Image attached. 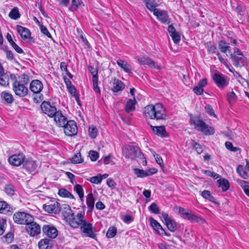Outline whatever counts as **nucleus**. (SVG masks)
Listing matches in <instances>:
<instances>
[{
	"label": "nucleus",
	"mask_w": 249,
	"mask_h": 249,
	"mask_svg": "<svg viewBox=\"0 0 249 249\" xmlns=\"http://www.w3.org/2000/svg\"><path fill=\"white\" fill-rule=\"evenodd\" d=\"M89 181L94 184H99L101 182V178L99 176L92 177L90 178Z\"/></svg>",
	"instance_id": "nucleus-59"
},
{
	"label": "nucleus",
	"mask_w": 249,
	"mask_h": 249,
	"mask_svg": "<svg viewBox=\"0 0 249 249\" xmlns=\"http://www.w3.org/2000/svg\"><path fill=\"white\" fill-rule=\"evenodd\" d=\"M162 216L168 229L171 232H174L177 229L176 222L169 217L168 214L166 213H162Z\"/></svg>",
	"instance_id": "nucleus-17"
},
{
	"label": "nucleus",
	"mask_w": 249,
	"mask_h": 249,
	"mask_svg": "<svg viewBox=\"0 0 249 249\" xmlns=\"http://www.w3.org/2000/svg\"><path fill=\"white\" fill-rule=\"evenodd\" d=\"M216 55L218 56V59L219 60V61L222 63H223V64H224V65L229 69V70L231 71H232L231 70L230 68V67L228 65V64L226 62V61H225V60L224 59V58L222 57V55L221 54L219 53V52H217L216 53Z\"/></svg>",
	"instance_id": "nucleus-61"
},
{
	"label": "nucleus",
	"mask_w": 249,
	"mask_h": 249,
	"mask_svg": "<svg viewBox=\"0 0 249 249\" xmlns=\"http://www.w3.org/2000/svg\"><path fill=\"white\" fill-rule=\"evenodd\" d=\"M9 75L4 72L0 74V85L6 87L9 85Z\"/></svg>",
	"instance_id": "nucleus-37"
},
{
	"label": "nucleus",
	"mask_w": 249,
	"mask_h": 249,
	"mask_svg": "<svg viewBox=\"0 0 249 249\" xmlns=\"http://www.w3.org/2000/svg\"><path fill=\"white\" fill-rule=\"evenodd\" d=\"M124 155L128 159H133L141 156V152L136 146H129L123 152Z\"/></svg>",
	"instance_id": "nucleus-12"
},
{
	"label": "nucleus",
	"mask_w": 249,
	"mask_h": 249,
	"mask_svg": "<svg viewBox=\"0 0 249 249\" xmlns=\"http://www.w3.org/2000/svg\"><path fill=\"white\" fill-rule=\"evenodd\" d=\"M5 192L7 195L9 196L13 195L15 193V189L14 186L11 184L6 185L5 187Z\"/></svg>",
	"instance_id": "nucleus-49"
},
{
	"label": "nucleus",
	"mask_w": 249,
	"mask_h": 249,
	"mask_svg": "<svg viewBox=\"0 0 249 249\" xmlns=\"http://www.w3.org/2000/svg\"><path fill=\"white\" fill-rule=\"evenodd\" d=\"M6 220L4 219H0V235H2L5 231V225Z\"/></svg>",
	"instance_id": "nucleus-58"
},
{
	"label": "nucleus",
	"mask_w": 249,
	"mask_h": 249,
	"mask_svg": "<svg viewBox=\"0 0 249 249\" xmlns=\"http://www.w3.org/2000/svg\"><path fill=\"white\" fill-rule=\"evenodd\" d=\"M151 127L154 133L157 136L162 138L168 136V133L164 126H154L151 125Z\"/></svg>",
	"instance_id": "nucleus-25"
},
{
	"label": "nucleus",
	"mask_w": 249,
	"mask_h": 249,
	"mask_svg": "<svg viewBox=\"0 0 249 249\" xmlns=\"http://www.w3.org/2000/svg\"><path fill=\"white\" fill-rule=\"evenodd\" d=\"M13 218L16 223L21 225H27L28 222H31L34 220L31 214L20 212L15 213Z\"/></svg>",
	"instance_id": "nucleus-5"
},
{
	"label": "nucleus",
	"mask_w": 249,
	"mask_h": 249,
	"mask_svg": "<svg viewBox=\"0 0 249 249\" xmlns=\"http://www.w3.org/2000/svg\"><path fill=\"white\" fill-rule=\"evenodd\" d=\"M88 70L92 75V79L98 78V70L91 66H88Z\"/></svg>",
	"instance_id": "nucleus-51"
},
{
	"label": "nucleus",
	"mask_w": 249,
	"mask_h": 249,
	"mask_svg": "<svg viewBox=\"0 0 249 249\" xmlns=\"http://www.w3.org/2000/svg\"><path fill=\"white\" fill-rule=\"evenodd\" d=\"M136 101L135 99H129L126 104L125 110L127 113L133 111L135 109Z\"/></svg>",
	"instance_id": "nucleus-29"
},
{
	"label": "nucleus",
	"mask_w": 249,
	"mask_h": 249,
	"mask_svg": "<svg viewBox=\"0 0 249 249\" xmlns=\"http://www.w3.org/2000/svg\"><path fill=\"white\" fill-rule=\"evenodd\" d=\"M44 210L49 213H57L60 211V204L58 202H54L49 204H44Z\"/></svg>",
	"instance_id": "nucleus-21"
},
{
	"label": "nucleus",
	"mask_w": 249,
	"mask_h": 249,
	"mask_svg": "<svg viewBox=\"0 0 249 249\" xmlns=\"http://www.w3.org/2000/svg\"><path fill=\"white\" fill-rule=\"evenodd\" d=\"M153 156L155 157V159L156 161V162L159 164V165L160 166L161 168L164 167V164L163 162V160L161 157L158 155L156 154L155 153H153Z\"/></svg>",
	"instance_id": "nucleus-52"
},
{
	"label": "nucleus",
	"mask_w": 249,
	"mask_h": 249,
	"mask_svg": "<svg viewBox=\"0 0 249 249\" xmlns=\"http://www.w3.org/2000/svg\"><path fill=\"white\" fill-rule=\"evenodd\" d=\"M170 36L175 43H178L180 40V36L178 32L172 34V35H171Z\"/></svg>",
	"instance_id": "nucleus-60"
},
{
	"label": "nucleus",
	"mask_w": 249,
	"mask_h": 249,
	"mask_svg": "<svg viewBox=\"0 0 249 249\" xmlns=\"http://www.w3.org/2000/svg\"><path fill=\"white\" fill-rule=\"evenodd\" d=\"M226 147L229 150L233 152H236L238 150L239 148L236 147H233L231 142H225Z\"/></svg>",
	"instance_id": "nucleus-56"
},
{
	"label": "nucleus",
	"mask_w": 249,
	"mask_h": 249,
	"mask_svg": "<svg viewBox=\"0 0 249 249\" xmlns=\"http://www.w3.org/2000/svg\"><path fill=\"white\" fill-rule=\"evenodd\" d=\"M83 161L80 153L75 154L71 159V162L74 164L80 163L82 162Z\"/></svg>",
	"instance_id": "nucleus-45"
},
{
	"label": "nucleus",
	"mask_w": 249,
	"mask_h": 249,
	"mask_svg": "<svg viewBox=\"0 0 249 249\" xmlns=\"http://www.w3.org/2000/svg\"><path fill=\"white\" fill-rule=\"evenodd\" d=\"M218 186L222 188L223 191L228 190L230 187V184L228 180L223 178L220 179L217 181Z\"/></svg>",
	"instance_id": "nucleus-34"
},
{
	"label": "nucleus",
	"mask_w": 249,
	"mask_h": 249,
	"mask_svg": "<svg viewBox=\"0 0 249 249\" xmlns=\"http://www.w3.org/2000/svg\"><path fill=\"white\" fill-rule=\"evenodd\" d=\"M206 47L210 53H217V48L212 42H209L206 44Z\"/></svg>",
	"instance_id": "nucleus-43"
},
{
	"label": "nucleus",
	"mask_w": 249,
	"mask_h": 249,
	"mask_svg": "<svg viewBox=\"0 0 249 249\" xmlns=\"http://www.w3.org/2000/svg\"><path fill=\"white\" fill-rule=\"evenodd\" d=\"M56 125L59 127H63L68 121L67 118L65 117L60 110L57 111L56 113L52 117Z\"/></svg>",
	"instance_id": "nucleus-19"
},
{
	"label": "nucleus",
	"mask_w": 249,
	"mask_h": 249,
	"mask_svg": "<svg viewBox=\"0 0 249 249\" xmlns=\"http://www.w3.org/2000/svg\"><path fill=\"white\" fill-rule=\"evenodd\" d=\"M201 196L209 200L212 202H214V198L212 196L210 191L204 190L201 193Z\"/></svg>",
	"instance_id": "nucleus-46"
},
{
	"label": "nucleus",
	"mask_w": 249,
	"mask_h": 249,
	"mask_svg": "<svg viewBox=\"0 0 249 249\" xmlns=\"http://www.w3.org/2000/svg\"><path fill=\"white\" fill-rule=\"evenodd\" d=\"M40 29L41 32L42 34H43L44 35L48 36L49 38H52L51 34L49 33L48 29L45 26H44L43 25H40Z\"/></svg>",
	"instance_id": "nucleus-55"
},
{
	"label": "nucleus",
	"mask_w": 249,
	"mask_h": 249,
	"mask_svg": "<svg viewBox=\"0 0 249 249\" xmlns=\"http://www.w3.org/2000/svg\"><path fill=\"white\" fill-rule=\"evenodd\" d=\"M80 229L84 236L94 239L96 237L95 230L92 225L86 220L80 223Z\"/></svg>",
	"instance_id": "nucleus-8"
},
{
	"label": "nucleus",
	"mask_w": 249,
	"mask_h": 249,
	"mask_svg": "<svg viewBox=\"0 0 249 249\" xmlns=\"http://www.w3.org/2000/svg\"><path fill=\"white\" fill-rule=\"evenodd\" d=\"M117 63L124 71L128 73H131L130 65L126 62L123 60H118L117 61Z\"/></svg>",
	"instance_id": "nucleus-32"
},
{
	"label": "nucleus",
	"mask_w": 249,
	"mask_h": 249,
	"mask_svg": "<svg viewBox=\"0 0 249 249\" xmlns=\"http://www.w3.org/2000/svg\"><path fill=\"white\" fill-rule=\"evenodd\" d=\"M10 207L8 204L4 201H0V213H5L10 211Z\"/></svg>",
	"instance_id": "nucleus-39"
},
{
	"label": "nucleus",
	"mask_w": 249,
	"mask_h": 249,
	"mask_svg": "<svg viewBox=\"0 0 249 249\" xmlns=\"http://www.w3.org/2000/svg\"><path fill=\"white\" fill-rule=\"evenodd\" d=\"M149 210L153 213L158 214L159 213V209L155 203H152L149 207Z\"/></svg>",
	"instance_id": "nucleus-53"
},
{
	"label": "nucleus",
	"mask_w": 249,
	"mask_h": 249,
	"mask_svg": "<svg viewBox=\"0 0 249 249\" xmlns=\"http://www.w3.org/2000/svg\"><path fill=\"white\" fill-rule=\"evenodd\" d=\"M9 17L13 19H17L20 17L18 9L17 7H14L9 13Z\"/></svg>",
	"instance_id": "nucleus-42"
},
{
	"label": "nucleus",
	"mask_w": 249,
	"mask_h": 249,
	"mask_svg": "<svg viewBox=\"0 0 249 249\" xmlns=\"http://www.w3.org/2000/svg\"><path fill=\"white\" fill-rule=\"evenodd\" d=\"M43 88L42 83L38 80H34L30 83V89L34 93H39Z\"/></svg>",
	"instance_id": "nucleus-23"
},
{
	"label": "nucleus",
	"mask_w": 249,
	"mask_h": 249,
	"mask_svg": "<svg viewBox=\"0 0 249 249\" xmlns=\"http://www.w3.org/2000/svg\"><path fill=\"white\" fill-rule=\"evenodd\" d=\"M12 79H15L12 84V89L15 94L20 97H23L27 95L28 89L26 87L29 81L28 76L23 73L18 77L17 79L15 75L11 74Z\"/></svg>",
	"instance_id": "nucleus-2"
},
{
	"label": "nucleus",
	"mask_w": 249,
	"mask_h": 249,
	"mask_svg": "<svg viewBox=\"0 0 249 249\" xmlns=\"http://www.w3.org/2000/svg\"><path fill=\"white\" fill-rule=\"evenodd\" d=\"M157 172L155 169L143 170L138 168L134 169V172L138 178H143L154 174Z\"/></svg>",
	"instance_id": "nucleus-22"
},
{
	"label": "nucleus",
	"mask_w": 249,
	"mask_h": 249,
	"mask_svg": "<svg viewBox=\"0 0 249 249\" xmlns=\"http://www.w3.org/2000/svg\"><path fill=\"white\" fill-rule=\"evenodd\" d=\"M63 214L66 221L73 228L80 227V223L85 220L84 213H79L75 216L69 206L65 208Z\"/></svg>",
	"instance_id": "nucleus-3"
},
{
	"label": "nucleus",
	"mask_w": 249,
	"mask_h": 249,
	"mask_svg": "<svg viewBox=\"0 0 249 249\" xmlns=\"http://www.w3.org/2000/svg\"><path fill=\"white\" fill-rule=\"evenodd\" d=\"M39 249H51L52 248V241L49 239H43L38 243Z\"/></svg>",
	"instance_id": "nucleus-27"
},
{
	"label": "nucleus",
	"mask_w": 249,
	"mask_h": 249,
	"mask_svg": "<svg viewBox=\"0 0 249 249\" xmlns=\"http://www.w3.org/2000/svg\"><path fill=\"white\" fill-rule=\"evenodd\" d=\"M143 114L146 118L157 121L166 120L168 118L165 108L160 103L146 106L144 108Z\"/></svg>",
	"instance_id": "nucleus-1"
},
{
	"label": "nucleus",
	"mask_w": 249,
	"mask_h": 249,
	"mask_svg": "<svg viewBox=\"0 0 249 249\" xmlns=\"http://www.w3.org/2000/svg\"><path fill=\"white\" fill-rule=\"evenodd\" d=\"M190 124L193 125L196 130L206 135H213L214 133V129L207 124L198 117H191Z\"/></svg>",
	"instance_id": "nucleus-4"
},
{
	"label": "nucleus",
	"mask_w": 249,
	"mask_h": 249,
	"mask_svg": "<svg viewBox=\"0 0 249 249\" xmlns=\"http://www.w3.org/2000/svg\"><path fill=\"white\" fill-rule=\"evenodd\" d=\"M238 182L239 184L243 189L245 194L249 196V182L242 180H239Z\"/></svg>",
	"instance_id": "nucleus-38"
},
{
	"label": "nucleus",
	"mask_w": 249,
	"mask_h": 249,
	"mask_svg": "<svg viewBox=\"0 0 249 249\" xmlns=\"http://www.w3.org/2000/svg\"><path fill=\"white\" fill-rule=\"evenodd\" d=\"M71 3L72 6L71 7L70 9L72 11L76 10L80 4L79 1L76 0H72Z\"/></svg>",
	"instance_id": "nucleus-62"
},
{
	"label": "nucleus",
	"mask_w": 249,
	"mask_h": 249,
	"mask_svg": "<svg viewBox=\"0 0 249 249\" xmlns=\"http://www.w3.org/2000/svg\"><path fill=\"white\" fill-rule=\"evenodd\" d=\"M227 97L228 101L230 103L234 102L237 100V96L233 91L228 93Z\"/></svg>",
	"instance_id": "nucleus-50"
},
{
	"label": "nucleus",
	"mask_w": 249,
	"mask_h": 249,
	"mask_svg": "<svg viewBox=\"0 0 249 249\" xmlns=\"http://www.w3.org/2000/svg\"><path fill=\"white\" fill-rule=\"evenodd\" d=\"M65 134L68 136H72L77 134L78 128L75 121H68L63 126Z\"/></svg>",
	"instance_id": "nucleus-9"
},
{
	"label": "nucleus",
	"mask_w": 249,
	"mask_h": 249,
	"mask_svg": "<svg viewBox=\"0 0 249 249\" xmlns=\"http://www.w3.org/2000/svg\"><path fill=\"white\" fill-rule=\"evenodd\" d=\"M178 213L184 219H187L191 222H196L203 223L205 220L195 215L190 210H186L182 207H178Z\"/></svg>",
	"instance_id": "nucleus-6"
},
{
	"label": "nucleus",
	"mask_w": 249,
	"mask_h": 249,
	"mask_svg": "<svg viewBox=\"0 0 249 249\" xmlns=\"http://www.w3.org/2000/svg\"><path fill=\"white\" fill-rule=\"evenodd\" d=\"M95 198L92 192H90L86 197V203L88 209V211L91 212L94 208Z\"/></svg>",
	"instance_id": "nucleus-26"
},
{
	"label": "nucleus",
	"mask_w": 249,
	"mask_h": 249,
	"mask_svg": "<svg viewBox=\"0 0 249 249\" xmlns=\"http://www.w3.org/2000/svg\"><path fill=\"white\" fill-rule=\"evenodd\" d=\"M26 229L27 232L32 236H36L41 232L40 226L36 222H34V220L31 222H28Z\"/></svg>",
	"instance_id": "nucleus-13"
},
{
	"label": "nucleus",
	"mask_w": 249,
	"mask_h": 249,
	"mask_svg": "<svg viewBox=\"0 0 249 249\" xmlns=\"http://www.w3.org/2000/svg\"><path fill=\"white\" fill-rule=\"evenodd\" d=\"M17 30L18 33L20 35L23 40H28L30 39L31 33L28 29L19 25H17Z\"/></svg>",
	"instance_id": "nucleus-24"
},
{
	"label": "nucleus",
	"mask_w": 249,
	"mask_h": 249,
	"mask_svg": "<svg viewBox=\"0 0 249 249\" xmlns=\"http://www.w3.org/2000/svg\"><path fill=\"white\" fill-rule=\"evenodd\" d=\"M231 56L233 61V64L235 67H241L245 65L246 58L238 49L235 48L234 53H231Z\"/></svg>",
	"instance_id": "nucleus-7"
},
{
	"label": "nucleus",
	"mask_w": 249,
	"mask_h": 249,
	"mask_svg": "<svg viewBox=\"0 0 249 249\" xmlns=\"http://www.w3.org/2000/svg\"><path fill=\"white\" fill-rule=\"evenodd\" d=\"M69 92L75 98L76 101L78 102L79 101V97L78 93L76 92V89L73 85L67 88Z\"/></svg>",
	"instance_id": "nucleus-44"
},
{
	"label": "nucleus",
	"mask_w": 249,
	"mask_h": 249,
	"mask_svg": "<svg viewBox=\"0 0 249 249\" xmlns=\"http://www.w3.org/2000/svg\"><path fill=\"white\" fill-rule=\"evenodd\" d=\"M154 15L162 23L169 24L170 23V18L166 11L160 9L156 10L154 11Z\"/></svg>",
	"instance_id": "nucleus-16"
},
{
	"label": "nucleus",
	"mask_w": 249,
	"mask_h": 249,
	"mask_svg": "<svg viewBox=\"0 0 249 249\" xmlns=\"http://www.w3.org/2000/svg\"><path fill=\"white\" fill-rule=\"evenodd\" d=\"M213 79L218 87L223 89L229 84L228 78L219 72L215 73L213 76Z\"/></svg>",
	"instance_id": "nucleus-11"
},
{
	"label": "nucleus",
	"mask_w": 249,
	"mask_h": 249,
	"mask_svg": "<svg viewBox=\"0 0 249 249\" xmlns=\"http://www.w3.org/2000/svg\"><path fill=\"white\" fill-rule=\"evenodd\" d=\"M93 83V89L95 92L97 93H100V89L99 87L98 86V78L93 79H92Z\"/></svg>",
	"instance_id": "nucleus-54"
},
{
	"label": "nucleus",
	"mask_w": 249,
	"mask_h": 249,
	"mask_svg": "<svg viewBox=\"0 0 249 249\" xmlns=\"http://www.w3.org/2000/svg\"><path fill=\"white\" fill-rule=\"evenodd\" d=\"M58 195L62 197L73 198V196L68 190L65 189H60L58 191Z\"/></svg>",
	"instance_id": "nucleus-41"
},
{
	"label": "nucleus",
	"mask_w": 249,
	"mask_h": 249,
	"mask_svg": "<svg viewBox=\"0 0 249 249\" xmlns=\"http://www.w3.org/2000/svg\"><path fill=\"white\" fill-rule=\"evenodd\" d=\"M25 156L23 154H15L10 156L8 159L9 163L15 166L23 164L25 160Z\"/></svg>",
	"instance_id": "nucleus-15"
},
{
	"label": "nucleus",
	"mask_w": 249,
	"mask_h": 249,
	"mask_svg": "<svg viewBox=\"0 0 249 249\" xmlns=\"http://www.w3.org/2000/svg\"><path fill=\"white\" fill-rule=\"evenodd\" d=\"M243 166L239 165L237 168V172L243 178L247 179L248 178V174Z\"/></svg>",
	"instance_id": "nucleus-40"
},
{
	"label": "nucleus",
	"mask_w": 249,
	"mask_h": 249,
	"mask_svg": "<svg viewBox=\"0 0 249 249\" xmlns=\"http://www.w3.org/2000/svg\"><path fill=\"white\" fill-rule=\"evenodd\" d=\"M136 59L141 64L147 65L151 68L158 70L162 69L160 65L155 62L153 60L146 56L140 55L137 56Z\"/></svg>",
	"instance_id": "nucleus-10"
},
{
	"label": "nucleus",
	"mask_w": 249,
	"mask_h": 249,
	"mask_svg": "<svg viewBox=\"0 0 249 249\" xmlns=\"http://www.w3.org/2000/svg\"><path fill=\"white\" fill-rule=\"evenodd\" d=\"M89 136L91 138H95L97 135V129L93 125L90 126L89 128Z\"/></svg>",
	"instance_id": "nucleus-47"
},
{
	"label": "nucleus",
	"mask_w": 249,
	"mask_h": 249,
	"mask_svg": "<svg viewBox=\"0 0 249 249\" xmlns=\"http://www.w3.org/2000/svg\"><path fill=\"white\" fill-rule=\"evenodd\" d=\"M0 97L2 101L7 104H11L14 101V97L12 94L7 91L2 92L0 94Z\"/></svg>",
	"instance_id": "nucleus-28"
},
{
	"label": "nucleus",
	"mask_w": 249,
	"mask_h": 249,
	"mask_svg": "<svg viewBox=\"0 0 249 249\" xmlns=\"http://www.w3.org/2000/svg\"><path fill=\"white\" fill-rule=\"evenodd\" d=\"M205 110L206 112L209 113L210 115H213L215 116V114L214 113V111L212 107L209 105H207L205 106Z\"/></svg>",
	"instance_id": "nucleus-64"
},
{
	"label": "nucleus",
	"mask_w": 249,
	"mask_h": 249,
	"mask_svg": "<svg viewBox=\"0 0 249 249\" xmlns=\"http://www.w3.org/2000/svg\"><path fill=\"white\" fill-rule=\"evenodd\" d=\"M89 157L92 161H96L99 157L98 152L94 151H90L89 152Z\"/></svg>",
	"instance_id": "nucleus-57"
},
{
	"label": "nucleus",
	"mask_w": 249,
	"mask_h": 249,
	"mask_svg": "<svg viewBox=\"0 0 249 249\" xmlns=\"http://www.w3.org/2000/svg\"><path fill=\"white\" fill-rule=\"evenodd\" d=\"M117 230L116 228L114 227H110L107 232L106 235L107 238H113L115 236Z\"/></svg>",
	"instance_id": "nucleus-48"
},
{
	"label": "nucleus",
	"mask_w": 249,
	"mask_h": 249,
	"mask_svg": "<svg viewBox=\"0 0 249 249\" xmlns=\"http://www.w3.org/2000/svg\"><path fill=\"white\" fill-rule=\"evenodd\" d=\"M218 47L220 51L223 53H226L227 52H230V46L224 40H221L219 42Z\"/></svg>",
	"instance_id": "nucleus-35"
},
{
	"label": "nucleus",
	"mask_w": 249,
	"mask_h": 249,
	"mask_svg": "<svg viewBox=\"0 0 249 249\" xmlns=\"http://www.w3.org/2000/svg\"><path fill=\"white\" fill-rule=\"evenodd\" d=\"M145 3L147 9L149 10L153 11L154 14V11L156 10H159V9L156 8L157 4V3L154 0H145Z\"/></svg>",
	"instance_id": "nucleus-36"
},
{
	"label": "nucleus",
	"mask_w": 249,
	"mask_h": 249,
	"mask_svg": "<svg viewBox=\"0 0 249 249\" xmlns=\"http://www.w3.org/2000/svg\"><path fill=\"white\" fill-rule=\"evenodd\" d=\"M193 91L195 92L196 94L197 95H201L203 93L204 91V89L201 87L197 85L193 89Z\"/></svg>",
	"instance_id": "nucleus-63"
},
{
	"label": "nucleus",
	"mask_w": 249,
	"mask_h": 249,
	"mask_svg": "<svg viewBox=\"0 0 249 249\" xmlns=\"http://www.w3.org/2000/svg\"><path fill=\"white\" fill-rule=\"evenodd\" d=\"M124 88L123 83L118 79H115L113 83L112 90L117 92L122 90Z\"/></svg>",
	"instance_id": "nucleus-31"
},
{
	"label": "nucleus",
	"mask_w": 249,
	"mask_h": 249,
	"mask_svg": "<svg viewBox=\"0 0 249 249\" xmlns=\"http://www.w3.org/2000/svg\"><path fill=\"white\" fill-rule=\"evenodd\" d=\"M23 165L25 169L31 174L35 173L37 167L35 160L29 159L25 160Z\"/></svg>",
	"instance_id": "nucleus-18"
},
{
	"label": "nucleus",
	"mask_w": 249,
	"mask_h": 249,
	"mask_svg": "<svg viewBox=\"0 0 249 249\" xmlns=\"http://www.w3.org/2000/svg\"><path fill=\"white\" fill-rule=\"evenodd\" d=\"M150 224L153 229L159 233H160V230L164 232V230L162 228L160 224L157 221L153 219L152 217L150 218Z\"/></svg>",
	"instance_id": "nucleus-33"
},
{
	"label": "nucleus",
	"mask_w": 249,
	"mask_h": 249,
	"mask_svg": "<svg viewBox=\"0 0 249 249\" xmlns=\"http://www.w3.org/2000/svg\"><path fill=\"white\" fill-rule=\"evenodd\" d=\"M43 233L48 237L53 239L55 238L58 235V231L57 229L50 225H45L42 228Z\"/></svg>",
	"instance_id": "nucleus-20"
},
{
	"label": "nucleus",
	"mask_w": 249,
	"mask_h": 249,
	"mask_svg": "<svg viewBox=\"0 0 249 249\" xmlns=\"http://www.w3.org/2000/svg\"><path fill=\"white\" fill-rule=\"evenodd\" d=\"M73 190L78 194L81 201L83 203L84 193L82 186L78 184H76L73 187Z\"/></svg>",
	"instance_id": "nucleus-30"
},
{
	"label": "nucleus",
	"mask_w": 249,
	"mask_h": 249,
	"mask_svg": "<svg viewBox=\"0 0 249 249\" xmlns=\"http://www.w3.org/2000/svg\"><path fill=\"white\" fill-rule=\"evenodd\" d=\"M41 108L44 113L50 117H52L57 111L56 108L49 102H43L41 105Z\"/></svg>",
	"instance_id": "nucleus-14"
}]
</instances>
